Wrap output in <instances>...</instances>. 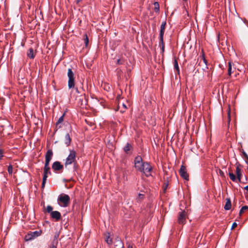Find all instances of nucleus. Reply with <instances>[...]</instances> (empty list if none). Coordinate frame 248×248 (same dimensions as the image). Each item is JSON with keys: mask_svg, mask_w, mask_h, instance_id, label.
<instances>
[{"mask_svg": "<svg viewBox=\"0 0 248 248\" xmlns=\"http://www.w3.org/2000/svg\"><path fill=\"white\" fill-rule=\"evenodd\" d=\"M135 167L136 169L143 173L147 177L151 175L152 168L150 164L147 162H143L140 156H137L134 160Z\"/></svg>", "mask_w": 248, "mask_h": 248, "instance_id": "obj_1", "label": "nucleus"}, {"mask_svg": "<svg viewBox=\"0 0 248 248\" xmlns=\"http://www.w3.org/2000/svg\"><path fill=\"white\" fill-rule=\"evenodd\" d=\"M58 201L61 206L66 207L70 203V198L67 194H61L58 197Z\"/></svg>", "mask_w": 248, "mask_h": 248, "instance_id": "obj_2", "label": "nucleus"}, {"mask_svg": "<svg viewBox=\"0 0 248 248\" xmlns=\"http://www.w3.org/2000/svg\"><path fill=\"white\" fill-rule=\"evenodd\" d=\"M67 76L68 77V86L69 89L75 87V77L74 74L72 69L69 68L68 70Z\"/></svg>", "mask_w": 248, "mask_h": 248, "instance_id": "obj_3", "label": "nucleus"}, {"mask_svg": "<svg viewBox=\"0 0 248 248\" xmlns=\"http://www.w3.org/2000/svg\"><path fill=\"white\" fill-rule=\"evenodd\" d=\"M76 152L74 150H70V154L66 158L65 165L72 164L76 161Z\"/></svg>", "mask_w": 248, "mask_h": 248, "instance_id": "obj_4", "label": "nucleus"}, {"mask_svg": "<svg viewBox=\"0 0 248 248\" xmlns=\"http://www.w3.org/2000/svg\"><path fill=\"white\" fill-rule=\"evenodd\" d=\"M42 231L41 230L36 231L32 232H30L25 236V240L26 241L31 240L41 235Z\"/></svg>", "mask_w": 248, "mask_h": 248, "instance_id": "obj_5", "label": "nucleus"}, {"mask_svg": "<svg viewBox=\"0 0 248 248\" xmlns=\"http://www.w3.org/2000/svg\"><path fill=\"white\" fill-rule=\"evenodd\" d=\"M44 156L45 157V160L44 167V175L42 184V188L43 189H44L45 187L46 180V153H45Z\"/></svg>", "mask_w": 248, "mask_h": 248, "instance_id": "obj_6", "label": "nucleus"}, {"mask_svg": "<svg viewBox=\"0 0 248 248\" xmlns=\"http://www.w3.org/2000/svg\"><path fill=\"white\" fill-rule=\"evenodd\" d=\"M186 212L183 211L179 213L178 217V222L180 224H184L186 223Z\"/></svg>", "mask_w": 248, "mask_h": 248, "instance_id": "obj_7", "label": "nucleus"}, {"mask_svg": "<svg viewBox=\"0 0 248 248\" xmlns=\"http://www.w3.org/2000/svg\"><path fill=\"white\" fill-rule=\"evenodd\" d=\"M179 173L182 178L186 180H188L189 176L187 173L186 169L185 166L182 165L181 166L179 170Z\"/></svg>", "mask_w": 248, "mask_h": 248, "instance_id": "obj_8", "label": "nucleus"}, {"mask_svg": "<svg viewBox=\"0 0 248 248\" xmlns=\"http://www.w3.org/2000/svg\"><path fill=\"white\" fill-rule=\"evenodd\" d=\"M50 216L51 218L55 221H59L61 217V213L57 211L50 212Z\"/></svg>", "mask_w": 248, "mask_h": 248, "instance_id": "obj_9", "label": "nucleus"}, {"mask_svg": "<svg viewBox=\"0 0 248 248\" xmlns=\"http://www.w3.org/2000/svg\"><path fill=\"white\" fill-rule=\"evenodd\" d=\"M166 25V21H164L162 23L160 31V34H159V39L160 41L162 42V39L163 38V35L165 32V26Z\"/></svg>", "mask_w": 248, "mask_h": 248, "instance_id": "obj_10", "label": "nucleus"}, {"mask_svg": "<svg viewBox=\"0 0 248 248\" xmlns=\"http://www.w3.org/2000/svg\"><path fill=\"white\" fill-rule=\"evenodd\" d=\"M63 166L61 164L60 162L58 161L55 162L52 165V169L55 171H59L62 170Z\"/></svg>", "mask_w": 248, "mask_h": 248, "instance_id": "obj_11", "label": "nucleus"}, {"mask_svg": "<svg viewBox=\"0 0 248 248\" xmlns=\"http://www.w3.org/2000/svg\"><path fill=\"white\" fill-rule=\"evenodd\" d=\"M236 173L237 175V178L239 182H240L241 176H242L241 170L240 168H239V166L240 165L239 164H236Z\"/></svg>", "mask_w": 248, "mask_h": 248, "instance_id": "obj_12", "label": "nucleus"}, {"mask_svg": "<svg viewBox=\"0 0 248 248\" xmlns=\"http://www.w3.org/2000/svg\"><path fill=\"white\" fill-rule=\"evenodd\" d=\"M114 248H124V244L121 240L118 239L114 242Z\"/></svg>", "mask_w": 248, "mask_h": 248, "instance_id": "obj_13", "label": "nucleus"}, {"mask_svg": "<svg viewBox=\"0 0 248 248\" xmlns=\"http://www.w3.org/2000/svg\"><path fill=\"white\" fill-rule=\"evenodd\" d=\"M71 142V139L68 133L66 134L64 138V142L67 146H68Z\"/></svg>", "mask_w": 248, "mask_h": 248, "instance_id": "obj_14", "label": "nucleus"}, {"mask_svg": "<svg viewBox=\"0 0 248 248\" xmlns=\"http://www.w3.org/2000/svg\"><path fill=\"white\" fill-rule=\"evenodd\" d=\"M232 207V203L230 199H227L225 205L224 206V209L226 210H229L231 209Z\"/></svg>", "mask_w": 248, "mask_h": 248, "instance_id": "obj_15", "label": "nucleus"}, {"mask_svg": "<svg viewBox=\"0 0 248 248\" xmlns=\"http://www.w3.org/2000/svg\"><path fill=\"white\" fill-rule=\"evenodd\" d=\"M27 56L31 59H33L34 57V53L33 48H30L27 53Z\"/></svg>", "mask_w": 248, "mask_h": 248, "instance_id": "obj_16", "label": "nucleus"}, {"mask_svg": "<svg viewBox=\"0 0 248 248\" xmlns=\"http://www.w3.org/2000/svg\"><path fill=\"white\" fill-rule=\"evenodd\" d=\"M131 148V145L129 143H127L126 145L124 148V151L127 154L128 152L130 150Z\"/></svg>", "mask_w": 248, "mask_h": 248, "instance_id": "obj_17", "label": "nucleus"}, {"mask_svg": "<svg viewBox=\"0 0 248 248\" xmlns=\"http://www.w3.org/2000/svg\"><path fill=\"white\" fill-rule=\"evenodd\" d=\"M174 68L177 71L178 74H179L180 70L178 66V63L177 60L176 59H174Z\"/></svg>", "mask_w": 248, "mask_h": 248, "instance_id": "obj_18", "label": "nucleus"}, {"mask_svg": "<svg viewBox=\"0 0 248 248\" xmlns=\"http://www.w3.org/2000/svg\"><path fill=\"white\" fill-rule=\"evenodd\" d=\"M154 5V10L155 13H158L159 12V4L157 2H155Z\"/></svg>", "mask_w": 248, "mask_h": 248, "instance_id": "obj_19", "label": "nucleus"}, {"mask_svg": "<svg viewBox=\"0 0 248 248\" xmlns=\"http://www.w3.org/2000/svg\"><path fill=\"white\" fill-rule=\"evenodd\" d=\"M229 175L230 176V179L233 182H235L237 180V178L235 176L234 174H233L232 172H229Z\"/></svg>", "mask_w": 248, "mask_h": 248, "instance_id": "obj_20", "label": "nucleus"}, {"mask_svg": "<svg viewBox=\"0 0 248 248\" xmlns=\"http://www.w3.org/2000/svg\"><path fill=\"white\" fill-rule=\"evenodd\" d=\"M248 210V206H243L240 210L239 215L241 216L242 214L246 211Z\"/></svg>", "mask_w": 248, "mask_h": 248, "instance_id": "obj_21", "label": "nucleus"}, {"mask_svg": "<svg viewBox=\"0 0 248 248\" xmlns=\"http://www.w3.org/2000/svg\"><path fill=\"white\" fill-rule=\"evenodd\" d=\"M64 115V114H63L62 116H61L59 118L58 121L56 123L57 126H58L59 124H61L63 122Z\"/></svg>", "mask_w": 248, "mask_h": 248, "instance_id": "obj_22", "label": "nucleus"}, {"mask_svg": "<svg viewBox=\"0 0 248 248\" xmlns=\"http://www.w3.org/2000/svg\"><path fill=\"white\" fill-rule=\"evenodd\" d=\"M228 73L229 76H231V75L232 74V62H229V63H228Z\"/></svg>", "mask_w": 248, "mask_h": 248, "instance_id": "obj_23", "label": "nucleus"}, {"mask_svg": "<svg viewBox=\"0 0 248 248\" xmlns=\"http://www.w3.org/2000/svg\"><path fill=\"white\" fill-rule=\"evenodd\" d=\"M58 245V242L56 240L53 241L52 244L50 246V248H57V246Z\"/></svg>", "mask_w": 248, "mask_h": 248, "instance_id": "obj_24", "label": "nucleus"}, {"mask_svg": "<svg viewBox=\"0 0 248 248\" xmlns=\"http://www.w3.org/2000/svg\"><path fill=\"white\" fill-rule=\"evenodd\" d=\"M159 45L161 46V50H162V53H163L164 51V49H165V45H164V41H163V38L162 39V42L160 40Z\"/></svg>", "mask_w": 248, "mask_h": 248, "instance_id": "obj_25", "label": "nucleus"}, {"mask_svg": "<svg viewBox=\"0 0 248 248\" xmlns=\"http://www.w3.org/2000/svg\"><path fill=\"white\" fill-rule=\"evenodd\" d=\"M53 155V153L52 150H47V164H48V156L52 157Z\"/></svg>", "mask_w": 248, "mask_h": 248, "instance_id": "obj_26", "label": "nucleus"}, {"mask_svg": "<svg viewBox=\"0 0 248 248\" xmlns=\"http://www.w3.org/2000/svg\"><path fill=\"white\" fill-rule=\"evenodd\" d=\"M242 154H243V155H244V157L245 158L246 162L248 164V155L244 151L242 152Z\"/></svg>", "mask_w": 248, "mask_h": 248, "instance_id": "obj_27", "label": "nucleus"}, {"mask_svg": "<svg viewBox=\"0 0 248 248\" xmlns=\"http://www.w3.org/2000/svg\"><path fill=\"white\" fill-rule=\"evenodd\" d=\"M8 171L9 174H12L13 172V167L12 165H9L8 168Z\"/></svg>", "mask_w": 248, "mask_h": 248, "instance_id": "obj_28", "label": "nucleus"}, {"mask_svg": "<svg viewBox=\"0 0 248 248\" xmlns=\"http://www.w3.org/2000/svg\"><path fill=\"white\" fill-rule=\"evenodd\" d=\"M202 58L203 61V62L207 65V62L205 58V56L203 53H202Z\"/></svg>", "mask_w": 248, "mask_h": 248, "instance_id": "obj_29", "label": "nucleus"}, {"mask_svg": "<svg viewBox=\"0 0 248 248\" xmlns=\"http://www.w3.org/2000/svg\"><path fill=\"white\" fill-rule=\"evenodd\" d=\"M106 241L108 244H111L112 243V240L109 238V236L107 238Z\"/></svg>", "mask_w": 248, "mask_h": 248, "instance_id": "obj_30", "label": "nucleus"}, {"mask_svg": "<svg viewBox=\"0 0 248 248\" xmlns=\"http://www.w3.org/2000/svg\"><path fill=\"white\" fill-rule=\"evenodd\" d=\"M85 36L86 37L85 38L84 41H85V45L87 46L88 44V43H89V39H88V38L86 34H85Z\"/></svg>", "mask_w": 248, "mask_h": 248, "instance_id": "obj_31", "label": "nucleus"}, {"mask_svg": "<svg viewBox=\"0 0 248 248\" xmlns=\"http://www.w3.org/2000/svg\"><path fill=\"white\" fill-rule=\"evenodd\" d=\"M52 210V207L49 205H47V213H49L50 214V212H53Z\"/></svg>", "mask_w": 248, "mask_h": 248, "instance_id": "obj_32", "label": "nucleus"}, {"mask_svg": "<svg viewBox=\"0 0 248 248\" xmlns=\"http://www.w3.org/2000/svg\"><path fill=\"white\" fill-rule=\"evenodd\" d=\"M144 195L141 194H139V197L137 199V200L139 202L140 201V199H142L143 198Z\"/></svg>", "mask_w": 248, "mask_h": 248, "instance_id": "obj_33", "label": "nucleus"}, {"mask_svg": "<svg viewBox=\"0 0 248 248\" xmlns=\"http://www.w3.org/2000/svg\"><path fill=\"white\" fill-rule=\"evenodd\" d=\"M59 234L58 233H56L55 235H54V240L53 241H57L58 242V238L59 237Z\"/></svg>", "mask_w": 248, "mask_h": 248, "instance_id": "obj_34", "label": "nucleus"}, {"mask_svg": "<svg viewBox=\"0 0 248 248\" xmlns=\"http://www.w3.org/2000/svg\"><path fill=\"white\" fill-rule=\"evenodd\" d=\"M3 153H4L2 149H0V160L1 159V158L3 156Z\"/></svg>", "mask_w": 248, "mask_h": 248, "instance_id": "obj_35", "label": "nucleus"}, {"mask_svg": "<svg viewBox=\"0 0 248 248\" xmlns=\"http://www.w3.org/2000/svg\"><path fill=\"white\" fill-rule=\"evenodd\" d=\"M237 226V224L236 222H234L232 225V229H234L235 227H236Z\"/></svg>", "mask_w": 248, "mask_h": 248, "instance_id": "obj_36", "label": "nucleus"}, {"mask_svg": "<svg viewBox=\"0 0 248 248\" xmlns=\"http://www.w3.org/2000/svg\"><path fill=\"white\" fill-rule=\"evenodd\" d=\"M228 122L229 123L230 122V121H231L230 109H229L228 112Z\"/></svg>", "mask_w": 248, "mask_h": 248, "instance_id": "obj_37", "label": "nucleus"}, {"mask_svg": "<svg viewBox=\"0 0 248 248\" xmlns=\"http://www.w3.org/2000/svg\"><path fill=\"white\" fill-rule=\"evenodd\" d=\"M117 63L119 64H122V62H121V60L120 59L117 60Z\"/></svg>", "mask_w": 248, "mask_h": 248, "instance_id": "obj_38", "label": "nucleus"}, {"mask_svg": "<svg viewBox=\"0 0 248 248\" xmlns=\"http://www.w3.org/2000/svg\"><path fill=\"white\" fill-rule=\"evenodd\" d=\"M219 173H220V175L221 176H223L224 175L223 172L221 170H219Z\"/></svg>", "mask_w": 248, "mask_h": 248, "instance_id": "obj_39", "label": "nucleus"}, {"mask_svg": "<svg viewBox=\"0 0 248 248\" xmlns=\"http://www.w3.org/2000/svg\"><path fill=\"white\" fill-rule=\"evenodd\" d=\"M244 189L248 191V185L245 186Z\"/></svg>", "mask_w": 248, "mask_h": 248, "instance_id": "obj_40", "label": "nucleus"}, {"mask_svg": "<svg viewBox=\"0 0 248 248\" xmlns=\"http://www.w3.org/2000/svg\"><path fill=\"white\" fill-rule=\"evenodd\" d=\"M123 106H124V107L126 108V105L124 104H123Z\"/></svg>", "mask_w": 248, "mask_h": 248, "instance_id": "obj_41", "label": "nucleus"}, {"mask_svg": "<svg viewBox=\"0 0 248 248\" xmlns=\"http://www.w3.org/2000/svg\"><path fill=\"white\" fill-rule=\"evenodd\" d=\"M51 158V157L48 156V162H49Z\"/></svg>", "mask_w": 248, "mask_h": 248, "instance_id": "obj_42", "label": "nucleus"}, {"mask_svg": "<svg viewBox=\"0 0 248 248\" xmlns=\"http://www.w3.org/2000/svg\"><path fill=\"white\" fill-rule=\"evenodd\" d=\"M76 92H77V93H79V91H78V89L77 88H76Z\"/></svg>", "mask_w": 248, "mask_h": 248, "instance_id": "obj_43", "label": "nucleus"}, {"mask_svg": "<svg viewBox=\"0 0 248 248\" xmlns=\"http://www.w3.org/2000/svg\"><path fill=\"white\" fill-rule=\"evenodd\" d=\"M127 248H132V247L131 246L129 245Z\"/></svg>", "mask_w": 248, "mask_h": 248, "instance_id": "obj_44", "label": "nucleus"}, {"mask_svg": "<svg viewBox=\"0 0 248 248\" xmlns=\"http://www.w3.org/2000/svg\"><path fill=\"white\" fill-rule=\"evenodd\" d=\"M77 0V2H79V1H80L81 0Z\"/></svg>", "mask_w": 248, "mask_h": 248, "instance_id": "obj_45", "label": "nucleus"}, {"mask_svg": "<svg viewBox=\"0 0 248 248\" xmlns=\"http://www.w3.org/2000/svg\"><path fill=\"white\" fill-rule=\"evenodd\" d=\"M48 170H49V168H47V173H48Z\"/></svg>", "mask_w": 248, "mask_h": 248, "instance_id": "obj_46", "label": "nucleus"}, {"mask_svg": "<svg viewBox=\"0 0 248 248\" xmlns=\"http://www.w3.org/2000/svg\"><path fill=\"white\" fill-rule=\"evenodd\" d=\"M184 1H186V0H183Z\"/></svg>", "mask_w": 248, "mask_h": 248, "instance_id": "obj_47", "label": "nucleus"}]
</instances>
